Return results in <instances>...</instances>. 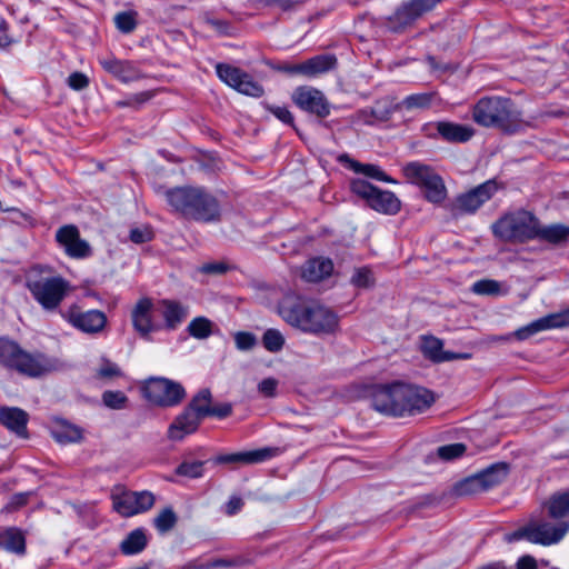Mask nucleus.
Listing matches in <instances>:
<instances>
[{"mask_svg": "<svg viewBox=\"0 0 569 569\" xmlns=\"http://www.w3.org/2000/svg\"><path fill=\"white\" fill-rule=\"evenodd\" d=\"M277 312L289 326L306 333L331 335L339 327V317L330 308L292 292L280 299Z\"/></svg>", "mask_w": 569, "mask_h": 569, "instance_id": "1", "label": "nucleus"}, {"mask_svg": "<svg viewBox=\"0 0 569 569\" xmlns=\"http://www.w3.org/2000/svg\"><path fill=\"white\" fill-rule=\"evenodd\" d=\"M472 119L486 128L516 132L522 128L521 113L515 103L502 97L481 98L472 109Z\"/></svg>", "mask_w": 569, "mask_h": 569, "instance_id": "2", "label": "nucleus"}, {"mask_svg": "<svg viewBox=\"0 0 569 569\" xmlns=\"http://www.w3.org/2000/svg\"><path fill=\"white\" fill-rule=\"evenodd\" d=\"M163 194L167 202L187 218L210 221L219 213L216 199L200 188H174Z\"/></svg>", "mask_w": 569, "mask_h": 569, "instance_id": "3", "label": "nucleus"}, {"mask_svg": "<svg viewBox=\"0 0 569 569\" xmlns=\"http://www.w3.org/2000/svg\"><path fill=\"white\" fill-rule=\"evenodd\" d=\"M491 229L503 241L522 242L537 238L539 221L531 212L517 210L502 216Z\"/></svg>", "mask_w": 569, "mask_h": 569, "instance_id": "4", "label": "nucleus"}, {"mask_svg": "<svg viewBox=\"0 0 569 569\" xmlns=\"http://www.w3.org/2000/svg\"><path fill=\"white\" fill-rule=\"evenodd\" d=\"M26 284L33 299L47 311L57 309L71 290L69 281L60 276L37 277L30 273Z\"/></svg>", "mask_w": 569, "mask_h": 569, "instance_id": "5", "label": "nucleus"}, {"mask_svg": "<svg viewBox=\"0 0 569 569\" xmlns=\"http://www.w3.org/2000/svg\"><path fill=\"white\" fill-rule=\"evenodd\" d=\"M0 362L29 377H39L50 369L42 356H32L4 338H0Z\"/></svg>", "mask_w": 569, "mask_h": 569, "instance_id": "6", "label": "nucleus"}, {"mask_svg": "<svg viewBox=\"0 0 569 569\" xmlns=\"http://www.w3.org/2000/svg\"><path fill=\"white\" fill-rule=\"evenodd\" d=\"M403 173L409 182L422 190L429 202L440 204L446 200L448 192L443 179L429 166L410 162L403 167Z\"/></svg>", "mask_w": 569, "mask_h": 569, "instance_id": "7", "label": "nucleus"}, {"mask_svg": "<svg viewBox=\"0 0 569 569\" xmlns=\"http://www.w3.org/2000/svg\"><path fill=\"white\" fill-rule=\"evenodd\" d=\"M350 187L355 194L365 199L371 209L380 213L396 214L401 208V202L393 192L380 190L363 179L352 180Z\"/></svg>", "mask_w": 569, "mask_h": 569, "instance_id": "8", "label": "nucleus"}, {"mask_svg": "<svg viewBox=\"0 0 569 569\" xmlns=\"http://www.w3.org/2000/svg\"><path fill=\"white\" fill-rule=\"evenodd\" d=\"M144 397L153 405L173 407L186 396L183 387L166 378H150L143 385Z\"/></svg>", "mask_w": 569, "mask_h": 569, "instance_id": "9", "label": "nucleus"}, {"mask_svg": "<svg viewBox=\"0 0 569 569\" xmlns=\"http://www.w3.org/2000/svg\"><path fill=\"white\" fill-rule=\"evenodd\" d=\"M111 498L113 509L123 517L144 512L154 503V496L150 491H129L116 488Z\"/></svg>", "mask_w": 569, "mask_h": 569, "instance_id": "10", "label": "nucleus"}, {"mask_svg": "<svg viewBox=\"0 0 569 569\" xmlns=\"http://www.w3.org/2000/svg\"><path fill=\"white\" fill-rule=\"evenodd\" d=\"M216 71L222 82L242 94L254 98L263 94L262 86L240 68L227 63H218Z\"/></svg>", "mask_w": 569, "mask_h": 569, "instance_id": "11", "label": "nucleus"}, {"mask_svg": "<svg viewBox=\"0 0 569 569\" xmlns=\"http://www.w3.org/2000/svg\"><path fill=\"white\" fill-rule=\"evenodd\" d=\"M372 407L386 415L405 416V383L383 386L375 390Z\"/></svg>", "mask_w": 569, "mask_h": 569, "instance_id": "12", "label": "nucleus"}, {"mask_svg": "<svg viewBox=\"0 0 569 569\" xmlns=\"http://www.w3.org/2000/svg\"><path fill=\"white\" fill-rule=\"evenodd\" d=\"M498 190L495 181L489 180L485 183L459 194L451 204L453 216L476 212L486 201H488Z\"/></svg>", "mask_w": 569, "mask_h": 569, "instance_id": "13", "label": "nucleus"}, {"mask_svg": "<svg viewBox=\"0 0 569 569\" xmlns=\"http://www.w3.org/2000/svg\"><path fill=\"white\" fill-rule=\"evenodd\" d=\"M63 318L76 329L84 333H98L107 325V316L100 310H82L73 305L63 313Z\"/></svg>", "mask_w": 569, "mask_h": 569, "instance_id": "14", "label": "nucleus"}, {"mask_svg": "<svg viewBox=\"0 0 569 569\" xmlns=\"http://www.w3.org/2000/svg\"><path fill=\"white\" fill-rule=\"evenodd\" d=\"M292 100L302 110L325 118L330 113V104L325 94L312 87H299L292 93Z\"/></svg>", "mask_w": 569, "mask_h": 569, "instance_id": "15", "label": "nucleus"}, {"mask_svg": "<svg viewBox=\"0 0 569 569\" xmlns=\"http://www.w3.org/2000/svg\"><path fill=\"white\" fill-rule=\"evenodd\" d=\"M56 240L71 258L81 259L90 254L89 243L80 238L79 230L73 224L60 227L56 232Z\"/></svg>", "mask_w": 569, "mask_h": 569, "instance_id": "16", "label": "nucleus"}, {"mask_svg": "<svg viewBox=\"0 0 569 569\" xmlns=\"http://www.w3.org/2000/svg\"><path fill=\"white\" fill-rule=\"evenodd\" d=\"M532 543L550 546L559 542L569 530V523L560 521L551 523L548 521H530Z\"/></svg>", "mask_w": 569, "mask_h": 569, "instance_id": "17", "label": "nucleus"}, {"mask_svg": "<svg viewBox=\"0 0 569 569\" xmlns=\"http://www.w3.org/2000/svg\"><path fill=\"white\" fill-rule=\"evenodd\" d=\"M441 0H411L403 3L391 18L396 27L402 28L432 10Z\"/></svg>", "mask_w": 569, "mask_h": 569, "instance_id": "18", "label": "nucleus"}, {"mask_svg": "<svg viewBox=\"0 0 569 569\" xmlns=\"http://www.w3.org/2000/svg\"><path fill=\"white\" fill-rule=\"evenodd\" d=\"M152 301L148 298H142L136 303L131 312L133 328L143 338L158 329V326L152 320Z\"/></svg>", "mask_w": 569, "mask_h": 569, "instance_id": "19", "label": "nucleus"}, {"mask_svg": "<svg viewBox=\"0 0 569 569\" xmlns=\"http://www.w3.org/2000/svg\"><path fill=\"white\" fill-rule=\"evenodd\" d=\"M435 402L431 391L410 385H405V416L416 415L427 410Z\"/></svg>", "mask_w": 569, "mask_h": 569, "instance_id": "20", "label": "nucleus"}, {"mask_svg": "<svg viewBox=\"0 0 569 569\" xmlns=\"http://www.w3.org/2000/svg\"><path fill=\"white\" fill-rule=\"evenodd\" d=\"M200 420L193 411L184 409L169 426L167 437L171 441H181L188 435L197 431Z\"/></svg>", "mask_w": 569, "mask_h": 569, "instance_id": "21", "label": "nucleus"}, {"mask_svg": "<svg viewBox=\"0 0 569 569\" xmlns=\"http://www.w3.org/2000/svg\"><path fill=\"white\" fill-rule=\"evenodd\" d=\"M101 67L122 82H131L141 78L140 71L129 61L114 57L100 58Z\"/></svg>", "mask_w": 569, "mask_h": 569, "instance_id": "22", "label": "nucleus"}, {"mask_svg": "<svg viewBox=\"0 0 569 569\" xmlns=\"http://www.w3.org/2000/svg\"><path fill=\"white\" fill-rule=\"evenodd\" d=\"M508 472L507 463H497L470 479L469 482L473 488L488 490L501 483L507 478Z\"/></svg>", "mask_w": 569, "mask_h": 569, "instance_id": "23", "label": "nucleus"}, {"mask_svg": "<svg viewBox=\"0 0 569 569\" xmlns=\"http://www.w3.org/2000/svg\"><path fill=\"white\" fill-rule=\"evenodd\" d=\"M159 307L166 328L169 330L179 327L189 315L188 307L174 300H162Z\"/></svg>", "mask_w": 569, "mask_h": 569, "instance_id": "24", "label": "nucleus"}, {"mask_svg": "<svg viewBox=\"0 0 569 569\" xmlns=\"http://www.w3.org/2000/svg\"><path fill=\"white\" fill-rule=\"evenodd\" d=\"M559 328H561V326L557 315L550 313L517 329L512 336L518 340H526L538 332Z\"/></svg>", "mask_w": 569, "mask_h": 569, "instance_id": "25", "label": "nucleus"}, {"mask_svg": "<svg viewBox=\"0 0 569 569\" xmlns=\"http://www.w3.org/2000/svg\"><path fill=\"white\" fill-rule=\"evenodd\" d=\"M440 138L450 143H465L475 134L472 127L450 121H440Z\"/></svg>", "mask_w": 569, "mask_h": 569, "instance_id": "26", "label": "nucleus"}, {"mask_svg": "<svg viewBox=\"0 0 569 569\" xmlns=\"http://www.w3.org/2000/svg\"><path fill=\"white\" fill-rule=\"evenodd\" d=\"M0 421L18 436L26 437L28 415L19 408H0Z\"/></svg>", "mask_w": 569, "mask_h": 569, "instance_id": "27", "label": "nucleus"}, {"mask_svg": "<svg viewBox=\"0 0 569 569\" xmlns=\"http://www.w3.org/2000/svg\"><path fill=\"white\" fill-rule=\"evenodd\" d=\"M333 264L329 259L316 258L306 262L301 269V277L309 282H317L330 276Z\"/></svg>", "mask_w": 569, "mask_h": 569, "instance_id": "28", "label": "nucleus"}, {"mask_svg": "<svg viewBox=\"0 0 569 569\" xmlns=\"http://www.w3.org/2000/svg\"><path fill=\"white\" fill-rule=\"evenodd\" d=\"M337 59L330 54L316 56L307 61L299 63L297 70L307 77H316L335 68Z\"/></svg>", "mask_w": 569, "mask_h": 569, "instance_id": "29", "label": "nucleus"}, {"mask_svg": "<svg viewBox=\"0 0 569 569\" xmlns=\"http://www.w3.org/2000/svg\"><path fill=\"white\" fill-rule=\"evenodd\" d=\"M271 449H259L246 452H237L222 455L217 458V461L220 463H257L264 461L266 459L271 457Z\"/></svg>", "mask_w": 569, "mask_h": 569, "instance_id": "30", "label": "nucleus"}, {"mask_svg": "<svg viewBox=\"0 0 569 569\" xmlns=\"http://www.w3.org/2000/svg\"><path fill=\"white\" fill-rule=\"evenodd\" d=\"M51 435L59 443L79 442L82 439V430L64 420H58L51 429Z\"/></svg>", "mask_w": 569, "mask_h": 569, "instance_id": "31", "label": "nucleus"}, {"mask_svg": "<svg viewBox=\"0 0 569 569\" xmlns=\"http://www.w3.org/2000/svg\"><path fill=\"white\" fill-rule=\"evenodd\" d=\"M148 543L144 529L137 528L129 532L120 543V550L126 556L140 553Z\"/></svg>", "mask_w": 569, "mask_h": 569, "instance_id": "32", "label": "nucleus"}, {"mask_svg": "<svg viewBox=\"0 0 569 569\" xmlns=\"http://www.w3.org/2000/svg\"><path fill=\"white\" fill-rule=\"evenodd\" d=\"M0 548L9 552L23 553L26 543L22 532L17 528L0 531Z\"/></svg>", "mask_w": 569, "mask_h": 569, "instance_id": "33", "label": "nucleus"}, {"mask_svg": "<svg viewBox=\"0 0 569 569\" xmlns=\"http://www.w3.org/2000/svg\"><path fill=\"white\" fill-rule=\"evenodd\" d=\"M340 162H347L349 168L357 173L377 179L379 181L392 182V180L376 164H363L350 159L347 154L339 157Z\"/></svg>", "mask_w": 569, "mask_h": 569, "instance_id": "34", "label": "nucleus"}, {"mask_svg": "<svg viewBox=\"0 0 569 569\" xmlns=\"http://www.w3.org/2000/svg\"><path fill=\"white\" fill-rule=\"evenodd\" d=\"M543 506L551 518H565L569 513V491L552 495Z\"/></svg>", "mask_w": 569, "mask_h": 569, "instance_id": "35", "label": "nucleus"}, {"mask_svg": "<svg viewBox=\"0 0 569 569\" xmlns=\"http://www.w3.org/2000/svg\"><path fill=\"white\" fill-rule=\"evenodd\" d=\"M537 237L555 244L566 242L569 239V227L560 223L539 227Z\"/></svg>", "mask_w": 569, "mask_h": 569, "instance_id": "36", "label": "nucleus"}, {"mask_svg": "<svg viewBox=\"0 0 569 569\" xmlns=\"http://www.w3.org/2000/svg\"><path fill=\"white\" fill-rule=\"evenodd\" d=\"M187 410L193 411L196 417L201 421L211 409V393L208 389L201 390L186 408Z\"/></svg>", "mask_w": 569, "mask_h": 569, "instance_id": "37", "label": "nucleus"}, {"mask_svg": "<svg viewBox=\"0 0 569 569\" xmlns=\"http://www.w3.org/2000/svg\"><path fill=\"white\" fill-rule=\"evenodd\" d=\"M433 93L431 92H423V93H416L406 97L401 103L400 107L411 111V110H425L428 109L433 100Z\"/></svg>", "mask_w": 569, "mask_h": 569, "instance_id": "38", "label": "nucleus"}, {"mask_svg": "<svg viewBox=\"0 0 569 569\" xmlns=\"http://www.w3.org/2000/svg\"><path fill=\"white\" fill-rule=\"evenodd\" d=\"M187 330L196 339H206L212 333V322L206 317H197L190 321Z\"/></svg>", "mask_w": 569, "mask_h": 569, "instance_id": "39", "label": "nucleus"}, {"mask_svg": "<svg viewBox=\"0 0 569 569\" xmlns=\"http://www.w3.org/2000/svg\"><path fill=\"white\" fill-rule=\"evenodd\" d=\"M472 292L479 296H499L502 293L500 282L492 279L476 281L471 288Z\"/></svg>", "mask_w": 569, "mask_h": 569, "instance_id": "40", "label": "nucleus"}, {"mask_svg": "<svg viewBox=\"0 0 569 569\" xmlns=\"http://www.w3.org/2000/svg\"><path fill=\"white\" fill-rule=\"evenodd\" d=\"M176 522L177 516L170 508L161 510L153 520V523L160 533H166L171 530L176 526Z\"/></svg>", "mask_w": 569, "mask_h": 569, "instance_id": "41", "label": "nucleus"}, {"mask_svg": "<svg viewBox=\"0 0 569 569\" xmlns=\"http://www.w3.org/2000/svg\"><path fill=\"white\" fill-rule=\"evenodd\" d=\"M350 281L357 288L368 289L375 284L376 279L370 268L361 267L355 270Z\"/></svg>", "mask_w": 569, "mask_h": 569, "instance_id": "42", "label": "nucleus"}, {"mask_svg": "<svg viewBox=\"0 0 569 569\" xmlns=\"http://www.w3.org/2000/svg\"><path fill=\"white\" fill-rule=\"evenodd\" d=\"M263 347L270 352H278L283 348L284 337L277 329H268L262 336Z\"/></svg>", "mask_w": 569, "mask_h": 569, "instance_id": "43", "label": "nucleus"}, {"mask_svg": "<svg viewBox=\"0 0 569 569\" xmlns=\"http://www.w3.org/2000/svg\"><path fill=\"white\" fill-rule=\"evenodd\" d=\"M423 353L431 360L438 362L440 355L442 353V342L433 337L426 338L422 343Z\"/></svg>", "mask_w": 569, "mask_h": 569, "instance_id": "44", "label": "nucleus"}, {"mask_svg": "<svg viewBox=\"0 0 569 569\" xmlns=\"http://www.w3.org/2000/svg\"><path fill=\"white\" fill-rule=\"evenodd\" d=\"M117 28L122 32H131L136 28L134 12H120L114 17Z\"/></svg>", "mask_w": 569, "mask_h": 569, "instance_id": "45", "label": "nucleus"}, {"mask_svg": "<svg viewBox=\"0 0 569 569\" xmlns=\"http://www.w3.org/2000/svg\"><path fill=\"white\" fill-rule=\"evenodd\" d=\"M203 463L200 461H191L181 463L176 472L180 476L189 478H198L202 476Z\"/></svg>", "mask_w": 569, "mask_h": 569, "instance_id": "46", "label": "nucleus"}, {"mask_svg": "<svg viewBox=\"0 0 569 569\" xmlns=\"http://www.w3.org/2000/svg\"><path fill=\"white\" fill-rule=\"evenodd\" d=\"M234 343L238 350L248 351L257 345V338L251 332L239 331L234 335Z\"/></svg>", "mask_w": 569, "mask_h": 569, "instance_id": "47", "label": "nucleus"}, {"mask_svg": "<svg viewBox=\"0 0 569 569\" xmlns=\"http://www.w3.org/2000/svg\"><path fill=\"white\" fill-rule=\"evenodd\" d=\"M102 400L111 409H121L127 402V397L121 391H106Z\"/></svg>", "mask_w": 569, "mask_h": 569, "instance_id": "48", "label": "nucleus"}, {"mask_svg": "<svg viewBox=\"0 0 569 569\" xmlns=\"http://www.w3.org/2000/svg\"><path fill=\"white\" fill-rule=\"evenodd\" d=\"M466 451V446L462 443H451L442 446L438 449V455L443 460H451L462 456Z\"/></svg>", "mask_w": 569, "mask_h": 569, "instance_id": "49", "label": "nucleus"}, {"mask_svg": "<svg viewBox=\"0 0 569 569\" xmlns=\"http://www.w3.org/2000/svg\"><path fill=\"white\" fill-rule=\"evenodd\" d=\"M279 381L276 378H266L258 383V391L263 397L272 398L277 393Z\"/></svg>", "mask_w": 569, "mask_h": 569, "instance_id": "50", "label": "nucleus"}, {"mask_svg": "<svg viewBox=\"0 0 569 569\" xmlns=\"http://www.w3.org/2000/svg\"><path fill=\"white\" fill-rule=\"evenodd\" d=\"M29 496H30L29 492H20V493L13 495L11 497L10 501L3 508V510L7 512L17 510L18 508H20L27 503Z\"/></svg>", "mask_w": 569, "mask_h": 569, "instance_id": "51", "label": "nucleus"}, {"mask_svg": "<svg viewBox=\"0 0 569 569\" xmlns=\"http://www.w3.org/2000/svg\"><path fill=\"white\" fill-rule=\"evenodd\" d=\"M152 239V231L149 228H136L130 231V240L134 243H144Z\"/></svg>", "mask_w": 569, "mask_h": 569, "instance_id": "52", "label": "nucleus"}, {"mask_svg": "<svg viewBox=\"0 0 569 569\" xmlns=\"http://www.w3.org/2000/svg\"><path fill=\"white\" fill-rule=\"evenodd\" d=\"M531 532L532 531L530 529V525L528 523L527 526H525L511 533L506 535L505 539L507 542H513V541H517L520 539H527L528 541L532 542Z\"/></svg>", "mask_w": 569, "mask_h": 569, "instance_id": "53", "label": "nucleus"}, {"mask_svg": "<svg viewBox=\"0 0 569 569\" xmlns=\"http://www.w3.org/2000/svg\"><path fill=\"white\" fill-rule=\"evenodd\" d=\"M68 84L74 90H81L89 84V80L86 74L81 72H73L68 78Z\"/></svg>", "mask_w": 569, "mask_h": 569, "instance_id": "54", "label": "nucleus"}, {"mask_svg": "<svg viewBox=\"0 0 569 569\" xmlns=\"http://www.w3.org/2000/svg\"><path fill=\"white\" fill-rule=\"evenodd\" d=\"M120 369L116 363L104 361L98 370V375L101 378H113L120 376Z\"/></svg>", "mask_w": 569, "mask_h": 569, "instance_id": "55", "label": "nucleus"}, {"mask_svg": "<svg viewBox=\"0 0 569 569\" xmlns=\"http://www.w3.org/2000/svg\"><path fill=\"white\" fill-rule=\"evenodd\" d=\"M270 112L274 114L280 121L284 123H291L293 121V117L291 112L286 107H268Z\"/></svg>", "mask_w": 569, "mask_h": 569, "instance_id": "56", "label": "nucleus"}, {"mask_svg": "<svg viewBox=\"0 0 569 569\" xmlns=\"http://www.w3.org/2000/svg\"><path fill=\"white\" fill-rule=\"evenodd\" d=\"M232 411V406L230 403H221L218 406H211V409L208 413V416H214L218 418H224L228 417Z\"/></svg>", "mask_w": 569, "mask_h": 569, "instance_id": "57", "label": "nucleus"}, {"mask_svg": "<svg viewBox=\"0 0 569 569\" xmlns=\"http://www.w3.org/2000/svg\"><path fill=\"white\" fill-rule=\"evenodd\" d=\"M440 121L428 122L421 127L422 133L428 138H440Z\"/></svg>", "mask_w": 569, "mask_h": 569, "instance_id": "58", "label": "nucleus"}, {"mask_svg": "<svg viewBox=\"0 0 569 569\" xmlns=\"http://www.w3.org/2000/svg\"><path fill=\"white\" fill-rule=\"evenodd\" d=\"M242 505L243 502L240 497H231L226 505V513L229 516L237 513L241 509Z\"/></svg>", "mask_w": 569, "mask_h": 569, "instance_id": "59", "label": "nucleus"}, {"mask_svg": "<svg viewBox=\"0 0 569 569\" xmlns=\"http://www.w3.org/2000/svg\"><path fill=\"white\" fill-rule=\"evenodd\" d=\"M152 98V93L149 91L140 92L130 98V100L127 103H123L124 106H131V104H141Z\"/></svg>", "mask_w": 569, "mask_h": 569, "instance_id": "60", "label": "nucleus"}, {"mask_svg": "<svg viewBox=\"0 0 569 569\" xmlns=\"http://www.w3.org/2000/svg\"><path fill=\"white\" fill-rule=\"evenodd\" d=\"M517 569H537L536 559L531 556H523L517 562Z\"/></svg>", "mask_w": 569, "mask_h": 569, "instance_id": "61", "label": "nucleus"}, {"mask_svg": "<svg viewBox=\"0 0 569 569\" xmlns=\"http://www.w3.org/2000/svg\"><path fill=\"white\" fill-rule=\"evenodd\" d=\"M469 358H470L469 353H455V352L442 351V353L439 357L438 362L450 361V360H456V359H469Z\"/></svg>", "mask_w": 569, "mask_h": 569, "instance_id": "62", "label": "nucleus"}, {"mask_svg": "<svg viewBox=\"0 0 569 569\" xmlns=\"http://www.w3.org/2000/svg\"><path fill=\"white\" fill-rule=\"evenodd\" d=\"M201 271L204 273H223L226 267L221 263H207L201 267Z\"/></svg>", "mask_w": 569, "mask_h": 569, "instance_id": "63", "label": "nucleus"}, {"mask_svg": "<svg viewBox=\"0 0 569 569\" xmlns=\"http://www.w3.org/2000/svg\"><path fill=\"white\" fill-rule=\"evenodd\" d=\"M227 566H230L229 561L219 559V560L203 562L199 567V569H212V568H216V567H227Z\"/></svg>", "mask_w": 569, "mask_h": 569, "instance_id": "64", "label": "nucleus"}]
</instances>
